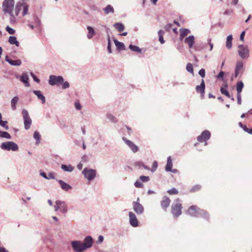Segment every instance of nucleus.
I'll return each instance as SVG.
<instances>
[{
    "label": "nucleus",
    "mask_w": 252,
    "mask_h": 252,
    "mask_svg": "<svg viewBox=\"0 0 252 252\" xmlns=\"http://www.w3.org/2000/svg\"><path fill=\"white\" fill-rule=\"evenodd\" d=\"M14 0H4L2 3V10L6 13H8L10 16L11 23H15L16 22V18H15L13 8Z\"/></svg>",
    "instance_id": "nucleus-1"
},
{
    "label": "nucleus",
    "mask_w": 252,
    "mask_h": 252,
    "mask_svg": "<svg viewBox=\"0 0 252 252\" xmlns=\"http://www.w3.org/2000/svg\"><path fill=\"white\" fill-rule=\"evenodd\" d=\"M187 214L192 217L202 216L205 219L208 218V215L205 210L200 209L197 206H191L187 211Z\"/></svg>",
    "instance_id": "nucleus-2"
},
{
    "label": "nucleus",
    "mask_w": 252,
    "mask_h": 252,
    "mask_svg": "<svg viewBox=\"0 0 252 252\" xmlns=\"http://www.w3.org/2000/svg\"><path fill=\"white\" fill-rule=\"evenodd\" d=\"M1 149L6 151H16L19 149L18 145L13 141L3 142L0 146Z\"/></svg>",
    "instance_id": "nucleus-3"
},
{
    "label": "nucleus",
    "mask_w": 252,
    "mask_h": 252,
    "mask_svg": "<svg viewBox=\"0 0 252 252\" xmlns=\"http://www.w3.org/2000/svg\"><path fill=\"white\" fill-rule=\"evenodd\" d=\"M182 206L181 200L177 199L172 206V213L176 217H179L182 213Z\"/></svg>",
    "instance_id": "nucleus-4"
},
{
    "label": "nucleus",
    "mask_w": 252,
    "mask_h": 252,
    "mask_svg": "<svg viewBox=\"0 0 252 252\" xmlns=\"http://www.w3.org/2000/svg\"><path fill=\"white\" fill-rule=\"evenodd\" d=\"M84 177L88 180L91 181L94 179L96 176V171L93 169L85 168L82 171Z\"/></svg>",
    "instance_id": "nucleus-5"
},
{
    "label": "nucleus",
    "mask_w": 252,
    "mask_h": 252,
    "mask_svg": "<svg viewBox=\"0 0 252 252\" xmlns=\"http://www.w3.org/2000/svg\"><path fill=\"white\" fill-rule=\"evenodd\" d=\"M24 119V126L26 129H29L32 124V119H31L28 111L23 109L22 111Z\"/></svg>",
    "instance_id": "nucleus-6"
},
{
    "label": "nucleus",
    "mask_w": 252,
    "mask_h": 252,
    "mask_svg": "<svg viewBox=\"0 0 252 252\" xmlns=\"http://www.w3.org/2000/svg\"><path fill=\"white\" fill-rule=\"evenodd\" d=\"M64 81L61 76L50 75L49 77V84L51 86L58 85L62 84Z\"/></svg>",
    "instance_id": "nucleus-7"
},
{
    "label": "nucleus",
    "mask_w": 252,
    "mask_h": 252,
    "mask_svg": "<svg viewBox=\"0 0 252 252\" xmlns=\"http://www.w3.org/2000/svg\"><path fill=\"white\" fill-rule=\"evenodd\" d=\"M238 54L243 59H247L249 57V49L247 46L240 45L238 46Z\"/></svg>",
    "instance_id": "nucleus-8"
},
{
    "label": "nucleus",
    "mask_w": 252,
    "mask_h": 252,
    "mask_svg": "<svg viewBox=\"0 0 252 252\" xmlns=\"http://www.w3.org/2000/svg\"><path fill=\"white\" fill-rule=\"evenodd\" d=\"M71 245L75 252H83L85 251L82 242L80 241H72L71 242Z\"/></svg>",
    "instance_id": "nucleus-9"
},
{
    "label": "nucleus",
    "mask_w": 252,
    "mask_h": 252,
    "mask_svg": "<svg viewBox=\"0 0 252 252\" xmlns=\"http://www.w3.org/2000/svg\"><path fill=\"white\" fill-rule=\"evenodd\" d=\"M139 198H138L136 201L133 202V208L134 212L138 215H141L144 212V207L139 202Z\"/></svg>",
    "instance_id": "nucleus-10"
},
{
    "label": "nucleus",
    "mask_w": 252,
    "mask_h": 252,
    "mask_svg": "<svg viewBox=\"0 0 252 252\" xmlns=\"http://www.w3.org/2000/svg\"><path fill=\"white\" fill-rule=\"evenodd\" d=\"M128 216L130 224L134 227L138 226V221L135 214L132 212H129L128 213Z\"/></svg>",
    "instance_id": "nucleus-11"
},
{
    "label": "nucleus",
    "mask_w": 252,
    "mask_h": 252,
    "mask_svg": "<svg viewBox=\"0 0 252 252\" xmlns=\"http://www.w3.org/2000/svg\"><path fill=\"white\" fill-rule=\"evenodd\" d=\"M211 133L208 130L203 131L200 135L197 137V140L200 142L206 141L210 139Z\"/></svg>",
    "instance_id": "nucleus-12"
},
{
    "label": "nucleus",
    "mask_w": 252,
    "mask_h": 252,
    "mask_svg": "<svg viewBox=\"0 0 252 252\" xmlns=\"http://www.w3.org/2000/svg\"><path fill=\"white\" fill-rule=\"evenodd\" d=\"M82 243L83 247L86 250L92 247L93 244V239L91 236H88L85 238Z\"/></svg>",
    "instance_id": "nucleus-13"
},
{
    "label": "nucleus",
    "mask_w": 252,
    "mask_h": 252,
    "mask_svg": "<svg viewBox=\"0 0 252 252\" xmlns=\"http://www.w3.org/2000/svg\"><path fill=\"white\" fill-rule=\"evenodd\" d=\"M205 84L203 79H202L200 85H197L196 87L195 90L198 93L200 94V96L202 98H204L205 94Z\"/></svg>",
    "instance_id": "nucleus-14"
},
{
    "label": "nucleus",
    "mask_w": 252,
    "mask_h": 252,
    "mask_svg": "<svg viewBox=\"0 0 252 252\" xmlns=\"http://www.w3.org/2000/svg\"><path fill=\"white\" fill-rule=\"evenodd\" d=\"M123 140L133 153H136V152L138 151L139 149L138 147L136 145H135L131 141L127 139L125 137H123Z\"/></svg>",
    "instance_id": "nucleus-15"
},
{
    "label": "nucleus",
    "mask_w": 252,
    "mask_h": 252,
    "mask_svg": "<svg viewBox=\"0 0 252 252\" xmlns=\"http://www.w3.org/2000/svg\"><path fill=\"white\" fill-rule=\"evenodd\" d=\"M243 71V63L242 61H240L237 62L236 68H235V74L234 77H237L239 74H242Z\"/></svg>",
    "instance_id": "nucleus-16"
},
{
    "label": "nucleus",
    "mask_w": 252,
    "mask_h": 252,
    "mask_svg": "<svg viewBox=\"0 0 252 252\" xmlns=\"http://www.w3.org/2000/svg\"><path fill=\"white\" fill-rule=\"evenodd\" d=\"M5 61L10 65L13 66H20L22 63V62L20 60H13L10 59L7 56L5 57Z\"/></svg>",
    "instance_id": "nucleus-17"
},
{
    "label": "nucleus",
    "mask_w": 252,
    "mask_h": 252,
    "mask_svg": "<svg viewBox=\"0 0 252 252\" xmlns=\"http://www.w3.org/2000/svg\"><path fill=\"white\" fill-rule=\"evenodd\" d=\"M24 2L23 1V2H18L16 3L15 7L14 12V14L15 18H16V17L18 15L20 11L22 9H23V6L24 5Z\"/></svg>",
    "instance_id": "nucleus-18"
},
{
    "label": "nucleus",
    "mask_w": 252,
    "mask_h": 252,
    "mask_svg": "<svg viewBox=\"0 0 252 252\" xmlns=\"http://www.w3.org/2000/svg\"><path fill=\"white\" fill-rule=\"evenodd\" d=\"M60 210L62 213H66L67 212V205L64 201L58 200Z\"/></svg>",
    "instance_id": "nucleus-19"
},
{
    "label": "nucleus",
    "mask_w": 252,
    "mask_h": 252,
    "mask_svg": "<svg viewBox=\"0 0 252 252\" xmlns=\"http://www.w3.org/2000/svg\"><path fill=\"white\" fill-rule=\"evenodd\" d=\"M170 203V200L166 196L163 197L162 200L161 201V206L162 209L166 210V209L169 206Z\"/></svg>",
    "instance_id": "nucleus-20"
},
{
    "label": "nucleus",
    "mask_w": 252,
    "mask_h": 252,
    "mask_svg": "<svg viewBox=\"0 0 252 252\" xmlns=\"http://www.w3.org/2000/svg\"><path fill=\"white\" fill-rule=\"evenodd\" d=\"M185 42L187 43L189 48H192L194 43V36L190 35L185 39Z\"/></svg>",
    "instance_id": "nucleus-21"
},
{
    "label": "nucleus",
    "mask_w": 252,
    "mask_h": 252,
    "mask_svg": "<svg viewBox=\"0 0 252 252\" xmlns=\"http://www.w3.org/2000/svg\"><path fill=\"white\" fill-rule=\"evenodd\" d=\"M60 185L61 189L64 191H68L72 189V187L64 181L59 180L58 181Z\"/></svg>",
    "instance_id": "nucleus-22"
},
{
    "label": "nucleus",
    "mask_w": 252,
    "mask_h": 252,
    "mask_svg": "<svg viewBox=\"0 0 252 252\" xmlns=\"http://www.w3.org/2000/svg\"><path fill=\"white\" fill-rule=\"evenodd\" d=\"M29 80V77L27 74L26 73H23L21 76H20V81L24 83L26 87H29L30 86V83L28 82Z\"/></svg>",
    "instance_id": "nucleus-23"
},
{
    "label": "nucleus",
    "mask_w": 252,
    "mask_h": 252,
    "mask_svg": "<svg viewBox=\"0 0 252 252\" xmlns=\"http://www.w3.org/2000/svg\"><path fill=\"white\" fill-rule=\"evenodd\" d=\"M190 31L187 29H180V39L183 40V38L186 36L189 33H190Z\"/></svg>",
    "instance_id": "nucleus-24"
},
{
    "label": "nucleus",
    "mask_w": 252,
    "mask_h": 252,
    "mask_svg": "<svg viewBox=\"0 0 252 252\" xmlns=\"http://www.w3.org/2000/svg\"><path fill=\"white\" fill-rule=\"evenodd\" d=\"M33 93L35 94L37 98L41 100V102L43 104L45 102L46 99L45 96L41 94L40 91H33Z\"/></svg>",
    "instance_id": "nucleus-25"
},
{
    "label": "nucleus",
    "mask_w": 252,
    "mask_h": 252,
    "mask_svg": "<svg viewBox=\"0 0 252 252\" xmlns=\"http://www.w3.org/2000/svg\"><path fill=\"white\" fill-rule=\"evenodd\" d=\"M172 162L171 158L170 156L167 158V164L165 167V170L167 172L171 171V168L172 167Z\"/></svg>",
    "instance_id": "nucleus-26"
},
{
    "label": "nucleus",
    "mask_w": 252,
    "mask_h": 252,
    "mask_svg": "<svg viewBox=\"0 0 252 252\" xmlns=\"http://www.w3.org/2000/svg\"><path fill=\"white\" fill-rule=\"evenodd\" d=\"M19 100L18 96H14L11 100V108L13 110H15L16 109V104Z\"/></svg>",
    "instance_id": "nucleus-27"
},
{
    "label": "nucleus",
    "mask_w": 252,
    "mask_h": 252,
    "mask_svg": "<svg viewBox=\"0 0 252 252\" xmlns=\"http://www.w3.org/2000/svg\"><path fill=\"white\" fill-rule=\"evenodd\" d=\"M8 41L11 44H15L17 47L19 46L20 43L17 41L15 36H10L9 38Z\"/></svg>",
    "instance_id": "nucleus-28"
},
{
    "label": "nucleus",
    "mask_w": 252,
    "mask_h": 252,
    "mask_svg": "<svg viewBox=\"0 0 252 252\" xmlns=\"http://www.w3.org/2000/svg\"><path fill=\"white\" fill-rule=\"evenodd\" d=\"M61 168L64 171L66 172H72L74 170V167L71 165H65L62 164L61 165Z\"/></svg>",
    "instance_id": "nucleus-29"
},
{
    "label": "nucleus",
    "mask_w": 252,
    "mask_h": 252,
    "mask_svg": "<svg viewBox=\"0 0 252 252\" xmlns=\"http://www.w3.org/2000/svg\"><path fill=\"white\" fill-rule=\"evenodd\" d=\"M87 30L88 31V34H87V37L89 39H91L95 34V32L94 29L91 26L87 27Z\"/></svg>",
    "instance_id": "nucleus-30"
},
{
    "label": "nucleus",
    "mask_w": 252,
    "mask_h": 252,
    "mask_svg": "<svg viewBox=\"0 0 252 252\" xmlns=\"http://www.w3.org/2000/svg\"><path fill=\"white\" fill-rule=\"evenodd\" d=\"M113 26L119 32L123 31L125 29L124 25L121 23H116L114 24Z\"/></svg>",
    "instance_id": "nucleus-31"
},
{
    "label": "nucleus",
    "mask_w": 252,
    "mask_h": 252,
    "mask_svg": "<svg viewBox=\"0 0 252 252\" xmlns=\"http://www.w3.org/2000/svg\"><path fill=\"white\" fill-rule=\"evenodd\" d=\"M232 35H229L226 38V47L227 49H229L232 47Z\"/></svg>",
    "instance_id": "nucleus-32"
},
{
    "label": "nucleus",
    "mask_w": 252,
    "mask_h": 252,
    "mask_svg": "<svg viewBox=\"0 0 252 252\" xmlns=\"http://www.w3.org/2000/svg\"><path fill=\"white\" fill-rule=\"evenodd\" d=\"M114 43L119 50H124L125 49V45L123 43L119 42L117 40L114 39Z\"/></svg>",
    "instance_id": "nucleus-33"
},
{
    "label": "nucleus",
    "mask_w": 252,
    "mask_h": 252,
    "mask_svg": "<svg viewBox=\"0 0 252 252\" xmlns=\"http://www.w3.org/2000/svg\"><path fill=\"white\" fill-rule=\"evenodd\" d=\"M104 13L106 14H108L110 13H114V9L112 6L111 5H108L106 6V7H105L104 9Z\"/></svg>",
    "instance_id": "nucleus-34"
},
{
    "label": "nucleus",
    "mask_w": 252,
    "mask_h": 252,
    "mask_svg": "<svg viewBox=\"0 0 252 252\" xmlns=\"http://www.w3.org/2000/svg\"><path fill=\"white\" fill-rule=\"evenodd\" d=\"M244 87V84L242 81L238 82L236 85V91L237 94H241Z\"/></svg>",
    "instance_id": "nucleus-35"
},
{
    "label": "nucleus",
    "mask_w": 252,
    "mask_h": 252,
    "mask_svg": "<svg viewBox=\"0 0 252 252\" xmlns=\"http://www.w3.org/2000/svg\"><path fill=\"white\" fill-rule=\"evenodd\" d=\"M0 138H5L7 139H11L12 138L10 134L6 131H2L0 130Z\"/></svg>",
    "instance_id": "nucleus-36"
},
{
    "label": "nucleus",
    "mask_w": 252,
    "mask_h": 252,
    "mask_svg": "<svg viewBox=\"0 0 252 252\" xmlns=\"http://www.w3.org/2000/svg\"><path fill=\"white\" fill-rule=\"evenodd\" d=\"M129 48L132 51L141 53V49L138 46L133 45L132 44L129 45Z\"/></svg>",
    "instance_id": "nucleus-37"
},
{
    "label": "nucleus",
    "mask_w": 252,
    "mask_h": 252,
    "mask_svg": "<svg viewBox=\"0 0 252 252\" xmlns=\"http://www.w3.org/2000/svg\"><path fill=\"white\" fill-rule=\"evenodd\" d=\"M33 138L36 140V144H38L40 142V135L38 132L36 131H34Z\"/></svg>",
    "instance_id": "nucleus-38"
},
{
    "label": "nucleus",
    "mask_w": 252,
    "mask_h": 252,
    "mask_svg": "<svg viewBox=\"0 0 252 252\" xmlns=\"http://www.w3.org/2000/svg\"><path fill=\"white\" fill-rule=\"evenodd\" d=\"M34 24L35 27L40 28L41 22L39 18L37 16H34Z\"/></svg>",
    "instance_id": "nucleus-39"
},
{
    "label": "nucleus",
    "mask_w": 252,
    "mask_h": 252,
    "mask_svg": "<svg viewBox=\"0 0 252 252\" xmlns=\"http://www.w3.org/2000/svg\"><path fill=\"white\" fill-rule=\"evenodd\" d=\"M7 121H4L0 119V126L3 127L5 130H8L9 129V126L7 125Z\"/></svg>",
    "instance_id": "nucleus-40"
},
{
    "label": "nucleus",
    "mask_w": 252,
    "mask_h": 252,
    "mask_svg": "<svg viewBox=\"0 0 252 252\" xmlns=\"http://www.w3.org/2000/svg\"><path fill=\"white\" fill-rule=\"evenodd\" d=\"M28 9H29V5L27 3L24 2L23 6V13H22V15L23 16H25L27 14Z\"/></svg>",
    "instance_id": "nucleus-41"
},
{
    "label": "nucleus",
    "mask_w": 252,
    "mask_h": 252,
    "mask_svg": "<svg viewBox=\"0 0 252 252\" xmlns=\"http://www.w3.org/2000/svg\"><path fill=\"white\" fill-rule=\"evenodd\" d=\"M220 92L222 94L226 95L229 98L231 97L230 95L229 94L228 92L224 88H220Z\"/></svg>",
    "instance_id": "nucleus-42"
},
{
    "label": "nucleus",
    "mask_w": 252,
    "mask_h": 252,
    "mask_svg": "<svg viewBox=\"0 0 252 252\" xmlns=\"http://www.w3.org/2000/svg\"><path fill=\"white\" fill-rule=\"evenodd\" d=\"M57 175V174L55 172H51L49 173L47 176V179L50 180V179H55V176Z\"/></svg>",
    "instance_id": "nucleus-43"
},
{
    "label": "nucleus",
    "mask_w": 252,
    "mask_h": 252,
    "mask_svg": "<svg viewBox=\"0 0 252 252\" xmlns=\"http://www.w3.org/2000/svg\"><path fill=\"white\" fill-rule=\"evenodd\" d=\"M186 69L188 71L192 73L193 72V69L192 64L190 63H188L186 66Z\"/></svg>",
    "instance_id": "nucleus-44"
},
{
    "label": "nucleus",
    "mask_w": 252,
    "mask_h": 252,
    "mask_svg": "<svg viewBox=\"0 0 252 252\" xmlns=\"http://www.w3.org/2000/svg\"><path fill=\"white\" fill-rule=\"evenodd\" d=\"M167 192L169 194H171V195H172V194H178V191L177 189H176L175 188H173L169 190H168L167 191Z\"/></svg>",
    "instance_id": "nucleus-45"
},
{
    "label": "nucleus",
    "mask_w": 252,
    "mask_h": 252,
    "mask_svg": "<svg viewBox=\"0 0 252 252\" xmlns=\"http://www.w3.org/2000/svg\"><path fill=\"white\" fill-rule=\"evenodd\" d=\"M5 30H6V32H7L10 34H14L15 33V30H14L13 29L9 27L8 26H7L6 27Z\"/></svg>",
    "instance_id": "nucleus-46"
},
{
    "label": "nucleus",
    "mask_w": 252,
    "mask_h": 252,
    "mask_svg": "<svg viewBox=\"0 0 252 252\" xmlns=\"http://www.w3.org/2000/svg\"><path fill=\"white\" fill-rule=\"evenodd\" d=\"M140 179L143 182H147L150 180V178L149 176H141Z\"/></svg>",
    "instance_id": "nucleus-47"
},
{
    "label": "nucleus",
    "mask_w": 252,
    "mask_h": 252,
    "mask_svg": "<svg viewBox=\"0 0 252 252\" xmlns=\"http://www.w3.org/2000/svg\"><path fill=\"white\" fill-rule=\"evenodd\" d=\"M201 188V186L199 185H196L193 186L191 189H190L191 192H195L197 190H199Z\"/></svg>",
    "instance_id": "nucleus-48"
},
{
    "label": "nucleus",
    "mask_w": 252,
    "mask_h": 252,
    "mask_svg": "<svg viewBox=\"0 0 252 252\" xmlns=\"http://www.w3.org/2000/svg\"><path fill=\"white\" fill-rule=\"evenodd\" d=\"M134 186H135V187L138 188H141L143 187V184L139 181H136L134 183Z\"/></svg>",
    "instance_id": "nucleus-49"
},
{
    "label": "nucleus",
    "mask_w": 252,
    "mask_h": 252,
    "mask_svg": "<svg viewBox=\"0 0 252 252\" xmlns=\"http://www.w3.org/2000/svg\"><path fill=\"white\" fill-rule=\"evenodd\" d=\"M61 84L62 85V88L63 89H66L67 88H68L70 86L69 83L67 81H65V82L63 81V83Z\"/></svg>",
    "instance_id": "nucleus-50"
},
{
    "label": "nucleus",
    "mask_w": 252,
    "mask_h": 252,
    "mask_svg": "<svg viewBox=\"0 0 252 252\" xmlns=\"http://www.w3.org/2000/svg\"><path fill=\"white\" fill-rule=\"evenodd\" d=\"M158 167V163L156 161H154L153 163L152 168L151 171L154 172L156 170Z\"/></svg>",
    "instance_id": "nucleus-51"
},
{
    "label": "nucleus",
    "mask_w": 252,
    "mask_h": 252,
    "mask_svg": "<svg viewBox=\"0 0 252 252\" xmlns=\"http://www.w3.org/2000/svg\"><path fill=\"white\" fill-rule=\"evenodd\" d=\"M107 50H108L109 53H112V50H111V48L110 39L109 37H108V39Z\"/></svg>",
    "instance_id": "nucleus-52"
},
{
    "label": "nucleus",
    "mask_w": 252,
    "mask_h": 252,
    "mask_svg": "<svg viewBox=\"0 0 252 252\" xmlns=\"http://www.w3.org/2000/svg\"><path fill=\"white\" fill-rule=\"evenodd\" d=\"M198 73L200 75V76L201 77H202V78L205 77V70L204 69H203V68L201 69L199 71Z\"/></svg>",
    "instance_id": "nucleus-53"
},
{
    "label": "nucleus",
    "mask_w": 252,
    "mask_h": 252,
    "mask_svg": "<svg viewBox=\"0 0 252 252\" xmlns=\"http://www.w3.org/2000/svg\"><path fill=\"white\" fill-rule=\"evenodd\" d=\"M31 75L32 76V77L33 80L37 82V83H39L40 80L35 75V74L32 73V72H31Z\"/></svg>",
    "instance_id": "nucleus-54"
},
{
    "label": "nucleus",
    "mask_w": 252,
    "mask_h": 252,
    "mask_svg": "<svg viewBox=\"0 0 252 252\" xmlns=\"http://www.w3.org/2000/svg\"><path fill=\"white\" fill-rule=\"evenodd\" d=\"M224 74V72L222 71H220L219 74L217 75V78L218 79H222Z\"/></svg>",
    "instance_id": "nucleus-55"
},
{
    "label": "nucleus",
    "mask_w": 252,
    "mask_h": 252,
    "mask_svg": "<svg viewBox=\"0 0 252 252\" xmlns=\"http://www.w3.org/2000/svg\"><path fill=\"white\" fill-rule=\"evenodd\" d=\"M75 107L77 110H80L81 109L82 106L79 102H75Z\"/></svg>",
    "instance_id": "nucleus-56"
},
{
    "label": "nucleus",
    "mask_w": 252,
    "mask_h": 252,
    "mask_svg": "<svg viewBox=\"0 0 252 252\" xmlns=\"http://www.w3.org/2000/svg\"><path fill=\"white\" fill-rule=\"evenodd\" d=\"M54 210L55 211L57 212L59 210H60V207L59 205V201L58 200H57L55 202V205H54Z\"/></svg>",
    "instance_id": "nucleus-57"
},
{
    "label": "nucleus",
    "mask_w": 252,
    "mask_h": 252,
    "mask_svg": "<svg viewBox=\"0 0 252 252\" xmlns=\"http://www.w3.org/2000/svg\"><path fill=\"white\" fill-rule=\"evenodd\" d=\"M243 129L245 131L250 134H252V128L249 129L246 126H244Z\"/></svg>",
    "instance_id": "nucleus-58"
},
{
    "label": "nucleus",
    "mask_w": 252,
    "mask_h": 252,
    "mask_svg": "<svg viewBox=\"0 0 252 252\" xmlns=\"http://www.w3.org/2000/svg\"><path fill=\"white\" fill-rule=\"evenodd\" d=\"M103 240H104L103 236H102V235H99L98 236V240L96 241V243L97 244L101 243H102L103 242Z\"/></svg>",
    "instance_id": "nucleus-59"
},
{
    "label": "nucleus",
    "mask_w": 252,
    "mask_h": 252,
    "mask_svg": "<svg viewBox=\"0 0 252 252\" xmlns=\"http://www.w3.org/2000/svg\"><path fill=\"white\" fill-rule=\"evenodd\" d=\"M237 98L238 104L240 105L241 104V102H242L241 94H237Z\"/></svg>",
    "instance_id": "nucleus-60"
},
{
    "label": "nucleus",
    "mask_w": 252,
    "mask_h": 252,
    "mask_svg": "<svg viewBox=\"0 0 252 252\" xmlns=\"http://www.w3.org/2000/svg\"><path fill=\"white\" fill-rule=\"evenodd\" d=\"M172 25L171 24H168L165 26V29L167 31H169L172 27Z\"/></svg>",
    "instance_id": "nucleus-61"
},
{
    "label": "nucleus",
    "mask_w": 252,
    "mask_h": 252,
    "mask_svg": "<svg viewBox=\"0 0 252 252\" xmlns=\"http://www.w3.org/2000/svg\"><path fill=\"white\" fill-rule=\"evenodd\" d=\"M245 34V32L243 31L241 32L240 36V40L243 41L244 39V36Z\"/></svg>",
    "instance_id": "nucleus-62"
},
{
    "label": "nucleus",
    "mask_w": 252,
    "mask_h": 252,
    "mask_svg": "<svg viewBox=\"0 0 252 252\" xmlns=\"http://www.w3.org/2000/svg\"><path fill=\"white\" fill-rule=\"evenodd\" d=\"M28 26L32 30H33L34 27H35V26H34L32 23H31L29 21H28Z\"/></svg>",
    "instance_id": "nucleus-63"
},
{
    "label": "nucleus",
    "mask_w": 252,
    "mask_h": 252,
    "mask_svg": "<svg viewBox=\"0 0 252 252\" xmlns=\"http://www.w3.org/2000/svg\"><path fill=\"white\" fill-rule=\"evenodd\" d=\"M108 118L109 120H111L113 122H115V118L112 115H109L108 116Z\"/></svg>",
    "instance_id": "nucleus-64"
}]
</instances>
